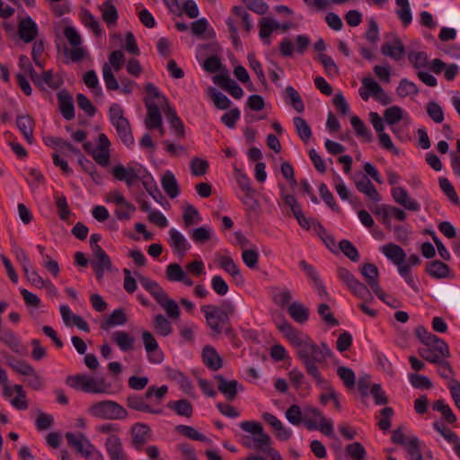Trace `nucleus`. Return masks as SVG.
<instances>
[{"label": "nucleus", "mask_w": 460, "mask_h": 460, "mask_svg": "<svg viewBox=\"0 0 460 460\" xmlns=\"http://www.w3.org/2000/svg\"><path fill=\"white\" fill-rule=\"evenodd\" d=\"M434 429L441 434V436L449 443L454 444L455 450L457 451L460 447V438L458 436L453 432L450 429H448L444 424H439L438 422H435L433 424Z\"/></svg>", "instance_id": "c9c22d12"}, {"label": "nucleus", "mask_w": 460, "mask_h": 460, "mask_svg": "<svg viewBox=\"0 0 460 460\" xmlns=\"http://www.w3.org/2000/svg\"><path fill=\"white\" fill-rule=\"evenodd\" d=\"M427 112L431 119L436 123H441L444 119L442 108L437 102H429L427 106Z\"/></svg>", "instance_id": "774afa93"}, {"label": "nucleus", "mask_w": 460, "mask_h": 460, "mask_svg": "<svg viewBox=\"0 0 460 460\" xmlns=\"http://www.w3.org/2000/svg\"><path fill=\"white\" fill-rule=\"evenodd\" d=\"M58 101L62 116L66 120L75 118V108L72 95L65 89L58 93Z\"/></svg>", "instance_id": "2eb2a0df"}, {"label": "nucleus", "mask_w": 460, "mask_h": 460, "mask_svg": "<svg viewBox=\"0 0 460 460\" xmlns=\"http://www.w3.org/2000/svg\"><path fill=\"white\" fill-rule=\"evenodd\" d=\"M396 92L400 97L404 98L410 95H416L419 93V90L413 82L404 78L400 81Z\"/></svg>", "instance_id": "09e8293b"}, {"label": "nucleus", "mask_w": 460, "mask_h": 460, "mask_svg": "<svg viewBox=\"0 0 460 460\" xmlns=\"http://www.w3.org/2000/svg\"><path fill=\"white\" fill-rule=\"evenodd\" d=\"M408 59L416 69L424 68L428 65V55L423 51H411L408 54Z\"/></svg>", "instance_id": "864d4df0"}, {"label": "nucleus", "mask_w": 460, "mask_h": 460, "mask_svg": "<svg viewBox=\"0 0 460 460\" xmlns=\"http://www.w3.org/2000/svg\"><path fill=\"white\" fill-rule=\"evenodd\" d=\"M147 108V116L145 120L146 127L148 129L161 128L162 116L158 106L155 102H146Z\"/></svg>", "instance_id": "4be33fe9"}, {"label": "nucleus", "mask_w": 460, "mask_h": 460, "mask_svg": "<svg viewBox=\"0 0 460 460\" xmlns=\"http://www.w3.org/2000/svg\"><path fill=\"white\" fill-rule=\"evenodd\" d=\"M110 146L111 142L107 136L103 133L99 134L98 145L93 152V157L98 164L104 167L110 164Z\"/></svg>", "instance_id": "9d476101"}, {"label": "nucleus", "mask_w": 460, "mask_h": 460, "mask_svg": "<svg viewBox=\"0 0 460 460\" xmlns=\"http://www.w3.org/2000/svg\"><path fill=\"white\" fill-rule=\"evenodd\" d=\"M217 261L219 267L230 274L233 278L235 279L241 276L238 266L230 256L221 255L218 257Z\"/></svg>", "instance_id": "e433bc0d"}, {"label": "nucleus", "mask_w": 460, "mask_h": 460, "mask_svg": "<svg viewBox=\"0 0 460 460\" xmlns=\"http://www.w3.org/2000/svg\"><path fill=\"white\" fill-rule=\"evenodd\" d=\"M294 124L302 141L307 142L312 136V130L307 122L301 117H296L294 118Z\"/></svg>", "instance_id": "49530a36"}, {"label": "nucleus", "mask_w": 460, "mask_h": 460, "mask_svg": "<svg viewBox=\"0 0 460 460\" xmlns=\"http://www.w3.org/2000/svg\"><path fill=\"white\" fill-rule=\"evenodd\" d=\"M240 427L243 431L254 435L253 440L256 444V447L263 448L264 446L270 445L271 438L263 431V427L260 422L253 420L243 421Z\"/></svg>", "instance_id": "0eeeda50"}, {"label": "nucleus", "mask_w": 460, "mask_h": 460, "mask_svg": "<svg viewBox=\"0 0 460 460\" xmlns=\"http://www.w3.org/2000/svg\"><path fill=\"white\" fill-rule=\"evenodd\" d=\"M18 33L24 42H31L38 36V26L31 17L22 18L18 24Z\"/></svg>", "instance_id": "ddd939ff"}, {"label": "nucleus", "mask_w": 460, "mask_h": 460, "mask_svg": "<svg viewBox=\"0 0 460 460\" xmlns=\"http://www.w3.org/2000/svg\"><path fill=\"white\" fill-rule=\"evenodd\" d=\"M287 102L299 113L303 112L305 106L298 92L293 86H288L285 90Z\"/></svg>", "instance_id": "f704fd0d"}, {"label": "nucleus", "mask_w": 460, "mask_h": 460, "mask_svg": "<svg viewBox=\"0 0 460 460\" xmlns=\"http://www.w3.org/2000/svg\"><path fill=\"white\" fill-rule=\"evenodd\" d=\"M217 381V389L228 401H234L236 398L238 389H243L236 380H227L222 375L215 376Z\"/></svg>", "instance_id": "f8f14e48"}, {"label": "nucleus", "mask_w": 460, "mask_h": 460, "mask_svg": "<svg viewBox=\"0 0 460 460\" xmlns=\"http://www.w3.org/2000/svg\"><path fill=\"white\" fill-rule=\"evenodd\" d=\"M17 127L22 131L26 140L32 143V132H33V120L29 115L18 116L16 120Z\"/></svg>", "instance_id": "2f4dec72"}, {"label": "nucleus", "mask_w": 460, "mask_h": 460, "mask_svg": "<svg viewBox=\"0 0 460 460\" xmlns=\"http://www.w3.org/2000/svg\"><path fill=\"white\" fill-rule=\"evenodd\" d=\"M243 263L250 269H255L259 261V252L255 249H244L242 252Z\"/></svg>", "instance_id": "bf43d9fd"}, {"label": "nucleus", "mask_w": 460, "mask_h": 460, "mask_svg": "<svg viewBox=\"0 0 460 460\" xmlns=\"http://www.w3.org/2000/svg\"><path fill=\"white\" fill-rule=\"evenodd\" d=\"M305 417L309 419L307 423L309 429H318L329 437L333 436V426L332 421L326 420L316 408H306L305 410Z\"/></svg>", "instance_id": "39448f33"}, {"label": "nucleus", "mask_w": 460, "mask_h": 460, "mask_svg": "<svg viewBox=\"0 0 460 460\" xmlns=\"http://www.w3.org/2000/svg\"><path fill=\"white\" fill-rule=\"evenodd\" d=\"M76 102L78 107L83 110L89 117H93L95 114L96 109L84 94L77 93Z\"/></svg>", "instance_id": "338daca9"}, {"label": "nucleus", "mask_w": 460, "mask_h": 460, "mask_svg": "<svg viewBox=\"0 0 460 460\" xmlns=\"http://www.w3.org/2000/svg\"><path fill=\"white\" fill-rule=\"evenodd\" d=\"M360 272L366 279L367 284L371 288L376 296L383 301L385 294L378 284V269L373 263H365L360 269Z\"/></svg>", "instance_id": "6e6552de"}, {"label": "nucleus", "mask_w": 460, "mask_h": 460, "mask_svg": "<svg viewBox=\"0 0 460 460\" xmlns=\"http://www.w3.org/2000/svg\"><path fill=\"white\" fill-rule=\"evenodd\" d=\"M419 355L425 360L438 364L442 366L444 369H447L448 372L453 373V368L451 367L449 362L442 360L439 358V354H435L431 349L429 348H420L418 349Z\"/></svg>", "instance_id": "c85d7f7f"}, {"label": "nucleus", "mask_w": 460, "mask_h": 460, "mask_svg": "<svg viewBox=\"0 0 460 460\" xmlns=\"http://www.w3.org/2000/svg\"><path fill=\"white\" fill-rule=\"evenodd\" d=\"M149 431L150 429L147 425L143 423H136L131 428L132 446L137 449L141 448L148 439Z\"/></svg>", "instance_id": "a211bd4d"}, {"label": "nucleus", "mask_w": 460, "mask_h": 460, "mask_svg": "<svg viewBox=\"0 0 460 460\" xmlns=\"http://www.w3.org/2000/svg\"><path fill=\"white\" fill-rule=\"evenodd\" d=\"M140 284L143 288H145L157 301L159 298L163 297L165 292L163 288L158 285L157 282L151 280L148 278L144 276H140L138 278Z\"/></svg>", "instance_id": "4c0bfd02"}, {"label": "nucleus", "mask_w": 460, "mask_h": 460, "mask_svg": "<svg viewBox=\"0 0 460 460\" xmlns=\"http://www.w3.org/2000/svg\"><path fill=\"white\" fill-rule=\"evenodd\" d=\"M127 406L135 411H146L155 414H160L163 411L161 409L153 410L150 405L144 401V397L140 395H129L127 398Z\"/></svg>", "instance_id": "bb28decb"}, {"label": "nucleus", "mask_w": 460, "mask_h": 460, "mask_svg": "<svg viewBox=\"0 0 460 460\" xmlns=\"http://www.w3.org/2000/svg\"><path fill=\"white\" fill-rule=\"evenodd\" d=\"M103 80L108 90L116 91L119 88V84L112 73L111 67L108 63L102 66Z\"/></svg>", "instance_id": "8fccbe9b"}, {"label": "nucleus", "mask_w": 460, "mask_h": 460, "mask_svg": "<svg viewBox=\"0 0 460 460\" xmlns=\"http://www.w3.org/2000/svg\"><path fill=\"white\" fill-rule=\"evenodd\" d=\"M396 4L400 7L396 11V14L402 21L403 26H408L412 21L409 0H395Z\"/></svg>", "instance_id": "58836bf2"}, {"label": "nucleus", "mask_w": 460, "mask_h": 460, "mask_svg": "<svg viewBox=\"0 0 460 460\" xmlns=\"http://www.w3.org/2000/svg\"><path fill=\"white\" fill-rule=\"evenodd\" d=\"M175 429L190 439L198 441H208L207 437L199 433L193 427L187 425H178L175 427Z\"/></svg>", "instance_id": "3c124183"}, {"label": "nucleus", "mask_w": 460, "mask_h": 460, "mask_svg": "<svg viewBox=\"0 0 460 460\" xmlns=\"http://www.w3.org/2000/svg\"><path fill=\"white\" fill-rule=\"evenodd\" d=\"M102 17L108 24H114L118 19V12L116 7L111 3L106 1L102 6H101Z\"/></svg>", "instance_id": "79ce46f5"}, {"label": "nucleus", "mask_w": 460, "mask_h": 460, "mask_svg": "<svg viewBox=\"0 0 460 460\" xmlns=\"http://www.w3.org/2000/svg\"><path fill=\"white\" fill-rule=\"evenodd\" d=\"M202 360L204 364L211 370L217 371L223 366V361L219 354L212 346H205L202 350Z\"/></svg>", "instance_id": "f3484780"}, {"label": "nucleus", "mask_w": 460, "mask_h": 460, "mask_svg": "<svg viewBox=\"0 0 460 460\" xmlns=\"http://www.w3.org/2000/svg\"><path fill=\"white\" fill-rule=\"evenodd\" d=\"M381 51L384 55L394 60H400L405 55L404 46L399 38L394 39V45L385 43L382 46Z\"/></svg>", "instance_id": "a878e982"}, {"label": "nucleus", "mask_w": 460, "mask_h": 460, "mask_svg": "<svg viewBox=\"0 0 460 460\" xmlns=\"http://www.w3.org/2000/svg\"><path fill=\"white\" fill-rule=\"evenodd\" d=\"M338 276L355 296L360 298H366L367 296H370L367 287L358 280L348 269L340 267L338 269Z\"/></svg>", "instance_id": "423d86ee"}, {"label": "nucleus", "mask_w": 460, "mask_h": 460, "mask_svg": "<svg viewBox=\"0 0 460 460\" xmlns=\"http://www.w3.org/2000/svg\"><path fill=\"white\" fill-rule=\"evenodd\" d=\"M235 172H237L236 181L238 186L245 192L246 198L250 199L255 193V190L251 186L250 179L240 170L235 169Z\"/></svg>", "instance_id": "4d7b16f0"}, {"label": "nucleus", "mask_w": 460, "mask_h": 460, "mask_svg": "<svg viewBox=\"0 0 460 460\" xmlns=\"http://www.w3.org/2000/svg\"><path fill=\"white\" fill-rule=\"evenodd\" d=\"M350 123L358 137H363L367 142L372 141L371 133L368 131L364 122L358 116H352L350 119Z\"/></svg>", "instance_id": "37998d69"}, {"label": "nucleus", "mask_w": 460, "mask_h": 460, "mask_svg": "<svg viewBox=\"0 0 460 460\" xmlns=\"http://www.w3.org/2000/svg\"><path fill=\"white\" fill-rule=\"evenodd\" d=\"M156 302L164 308L169 317L178 318L180 316L181 311L178 304L174 300L169 298L166 293Z\"/></svg>", "instance_id": "72a5a7b5"}, {"label": "nucleus", "mask_w": 460, "mask_h": 460, "mask_svg": "<svg viewBox=\"0 0 460 460\" xmlns=\"http://www.w3.org/2000/svg\"><path fill=\"white\" fill-rule=\"evenodd\" d=\"M127 321L128 318L125 311L122 308H119L114 310L111 314L101 323V328L107 331L112 326L123 325Z\"/></svg>", "instance_id": "c756f323"}, {"label": "nucleus", "mask_w": 460, "mask_h": 460, "mask_svg": "<svg viewBox=\"0 0 460 460\" xmlns=\"http://www.w3.org/2000/svg\"><path fill=\"white\" fill-rule=\"evenodd\" d=\"M438 183H439V187L444 191V193L448 197V199L454 204H459L458 196H457V194H456L453 185L448 181V179H447V178H439Z\"/></svg>", "instance_id": "13d9d810"}, {"label": "nucleus", "mask_w": 460, "mask_h": 460, "mask_svg": "<svg viewBox=\"0 0 460 460\" xmlns=\"http://www.w3.org/2000/svg\"><path fill=\"white\" fill-rule=\"evenodd\" d=\"M167 407L174 410L177 414L181 416L190 417L192 414L191 403L185 399L176 402H169L167 403Z\"/></svg>", "instance_id": "ea45409f"}, {"label": "nucleus", "mask_w": 460, "mask_h": 460, "mask_svg": "<svg viewBox=\"0 0 460 460\" xmlns=\"http://www.w3.org/2000/svg\"><path fill=\"white\" fill-rule=\"evenodd\" d=\"M382 252L387 259L392 261L396 265H401L406 258V253L402 248L394 243H388L384 245L382 247Z\"/></svg>", "instance_id": "b1692460"}, {"label": "nucleus", "mask_w": 460, "mask_h": 460, "mask_svg": "<svg viewBox=\"0 0 460 460\" xmlns=\"http://www.w3.org/2000/svg\"><path fill=\"white\" fill-rule=\"evenodd\" d=\"M277 327L296 349L297 356L303 362L307 374L317 384L324 383V379L320 374L319 367L326 364L327 358L332 356V351L328 346L325 343L318 346L309 337L302 335V333L294 329L285 319H282L280 323H277Z\"/></svg>", "instance_id": "f257e3e1"}, {"label": "nucleus", "mask_w": 460, "mask_h": 460, "mask_svg": "<svg viewBox=\"0 0 460 460\" xmlns=\"http://www.w3.org/2000/svg\"><path fill=\"white\" fill-rule=\"evenodd\" d=\"M162 186L166 194L174 199L179 195V187L177 181L171 172H166L162 177Z\"/></svg>", "instance_id": "7c9ffc66"}, {"label": "nucleus", "mask_w": 460, "mask_h": 460, "mask_svg": "<svg viewBox=\"0 0 460 460\" xmlns=\"http://www.w3.org/2000/svg\"><path fill=\"white\" fill-rule=\"evenodd\" d=\"M190 171L194 176L204 175L208 168V163L199 157H194L190 161Z\"/></svg>", "instance_id": "e2e57ef3"}, {"label": "nucleus", "mask_w": 460, "mask_h": 460, "mask_svg": "<svg viewBox=\"0 0 460 460\" xmlns=\"http://www.w3.org/2000/svg\"><path fill=\"white\" fill-rule=\"evenodd\" d=\"M426 347L431 349L435 354H439L440 359L442 357L448 358L450 356L447 343L438 337L435 338L430 344L426 345Z\"/></svg>", "instance_id": "5fc2aeb1"}, {"label": "nucleus", "mask_w": 460, "mask_h": 460, "mask_svg": "<svg viewBox=\"0 0 460 460\" xmlns=\"http://www.w3.org/2000/svg\"><path fill=\"white\" fill-rule=\"evenodd\" d=\"M345 451L353 460H364L367 455L364 447L359 442L349 444L346 447Z\"/></svg>", "instance_id": "6e6d98bb"}, {"label": "nucleus", "mask_w": 460, "mask_h": 460, "mask_svg": "<svg viewBox=\"0 0 460 460\" xmlns=\"http://www.w3.org/2000/svg\"><path fill=\"white\" fill-rule=\"evenodd\" d=\"M190 236L195 243L202 244V243H206L207 241L210 240L211 231H210V229H208L205 226H200V227L193 229L190 232Z\"/></svg>", "instance_id": "052dcab7"}, {"label": "nucleus", "mask_w": 460, "mask_h": 460, "mask_svg": "<svg viewBox=\"0 0 460 460\" xmlns=\"http://www.w3.org/2000/svg\"><path fill=\"white\" fill-rule=\"evenodd\" d=\"M426 272L435 279H445L448 277L450 270L446 263L436 260L427 264Z\"/></svg>", "instance_id": "cd10ccee"}, {"label": "nucleus", "mask_w": 460, "mask_h": 460, "mask_svg": "<svg viewBox=\"0 0 460 460\" xmlns=\"http://www.w3.org/2000/svg\"><path fill=\"white\" fill-rule=\"evenodd\" d=\"M104 446L110 460H129L123 443L117 435H110Z\"/></svg>", "instance_id": "1a4fd4ad"}, {"label": "nucleus", "mask_w": 460, "mask_h": 460, "mask_svg": "<svg viewBox=\"0 0 460 460\" xmlns=\"http://www.w3.org/2000/svg\"><path fill=\"white\" fill-rule=\"evenodd\" d=\"M94 260L92 261V266H101L106 268V270H111V261L107 253L102 248L96 249L95 252H93Z\"/></svg>", "instance_id": "603ef678"}, {"label": "nucleus", "mask_w": 460, "mask_h": 460, "mask_svg": "<svg viewBox=\"0 0 460 460\" xmlns=\"http://www.w3.org/2000/svg\"><path fill=\"white\" fill-rule=\"evenodd\" d=\"M357 189L367 195L371 200L375 202H378L381 199L380 194L377 192L376 189L371 182V181L367 178V175L362 174L361 179L355 181Z\"/></svg>", "instance_id": "aec40b11"}, {"label": "nucleus", "mask_w": 460, "mask_h": 460, "mask_svg": "<svg viewBox=\"0 0 460 460\" xmlns=\"http://www.w3.org/2000/svg\"><path fill=\"white\" fill-rule=\"evenodd\" d=\"M8 365L16 372L22 376L33 374V367L24 361L12 358L8 360Z\"/></svg>", "instance_id": "680f3d73"}, {"label": "nucleus", "mask_w": 460, "mask_h": 460, "mask_svg": "<svg viewBox=\"0 0 460 460\" xmlns=\"http://www.w3.org/2000/svg\"><path fill=\"white\" fill-rule=\"evenodd\" d=\"M31 81L41 90H45L44 84H48L51 89H58L64 83L59 75H54L51 70L43 71L42 74H35L31 76Z\"/></svg>", "instance_id": "9b49d317"}, {"label": "nucleus", "mask_w": 460, "mask_h": 460, "mask_svg": "<svg viewBox=\"0 0 460 460\" xmlns=\"http://www.w3.org/2000/svg\"><path fill=\"white\" fill-rule=\"evenodd\" d=\"M391 194L394 201L404 208L411 211H418L420 209V205L409 196L402 187L393 188Z\"/></svg>", "instance_id": "4468645a"}, {"label": "nucleus", "mask_w": 460, "mask_h": 460, "mask_svg": "<svg viewBox=\"0 0 460 460\" xmlns=\"http://www.w3.org/2000/svg\"><path fill=\"white\" fill-rule=\"evenodd\" d=\"M89 412L94 417L105 420H123L128 416V411L113 401L94 403L89 408Z\"/></svg>", "instance_id": "20e7f679"}, {"label": "nucleus", "mask_w": 460, "mask_h": 460, "mask_svg": "<svg viewBox=\"0 0 460 460\" xmlns=\"http://www.w3.org/2000/svg\"><path fill=\"white\" fill-rule=\"evenodd\" d=\"M337 375L343 381L344 385L348 389L354 388L356 383V376L352 369L347 367L341 366L337 369Z\"/></svg>", "instance_id": "c03bdc74"}, {"label": "nucleus", "mask_w": 460, "mask_h": 460, "mask_svg": "<svg viewBox=\"0 0 460 460\" xmlns=\"http://www.w3.org/2000/svg\"><path fill=\"white\" fill-rule=\"evenodd\" d=\"M340 250L350 261L356 262L359 259V254L355 245L349 240L343 239L339 243Z\"/></svg>", "instance_id": "de8ad7c7"}, {"label": "nucleus", "mask_w": 460, "mask_h": 460, "mask_svg": "<svg viewBox=\"0 0 460 460\" xmlns=\"http://www.w3.org/2000/svg\"><path fill=\"white\" fill-rule=\"evenodd\" d=\"M201 311L204 313V316L208 326L212 332L213 337H218L223 332L222 324H228L230 323V315L234 313V305L232 302L225 300L223 301L221 307L216 305H202Z\"/></svg>", "instance_id": "f03ea898"}, {"label": "nucleus", "mask_w": 460, "mask_h": 460, "mask_svg": "<svg viewBox=\"0 0 460 460\" xmlns=\"http://www.w3.org/2000/svg\"><path fill=\"white\" fill-rule=\"evenodd\" d=\"M111 340L122 351H128L134 348L135 338L124 331L114 332Z\"/></svg>", "instance_id": "393cba45"}, {"label": "nucleus", "mask_w": 460, "mask_h": 460, "mask_svg": "<svg viewBox=\"0 0 460 460\" xmlns=\"http://www.w3.org/2000/svg\"><path fill=\"white\" fill-rule=\"evenodd\" d=\"M154 329L158 334L164 337L172 332L171 323L163 314H157L155 317Z\"/></svg>", "instance_id": "a19ab883"}, {"label": "nucleus", "mask_w": 460, "mask_h": 460, "mask_svg": "<svg viewBox=\"0 0 460 460\" xmlns=\"http://www.w3.org/2000/svg\"><path fill=\"white\" fill-rule=\"evenodd\" d=\"M66 383L70 386L80 388L85 393L102 394L109 388L103 377H93L84 375L70 376L66 378Z\"/></svg>", "instance_id": "7ed1b4c3"}, {"label": "nucleus", "mask_w": 460, "mask_h": 460, "mask_svg": "<svg viewBox=\"0 0 460 460\" xmlns=\"http://www.w3.org/2000/svg\"><path fill=\"white\" fill-rule=\"evenodd\" d=\"M170 245L181 256L183 257L190 249V244L186 238L176 229L172 228L169 231Z\"/></svg>", "instance_id": "6ab92c4d"}, {"label": "nucleus", "mask_w": 460, "mask_h": 460, "mask_svg": "<svg viewBox=\"0 0 460 460\" xmlns=\"http://www.w3.org/2000/svg\"><path fill=\"white\" fill-rule=\"evenodd\" d=\"M263 420L268 422L276 431L277 437L280 440H288L291 437V431L286 429L282 422L273 414L266 412L263 414Z\"/></svg>", "instance_id": "5701e85b"}, {"label": "nucleus", "mask_w": 460, "mask_h": 460, "mask_svg": "<svg viewBox=\"0 0 460 460\" xmlns=\"http://www.w3.org/2000/svg\"><path fill=\"white\" fill-rule=\"evenodd\" d=\"M185 271L178 263H171L166 268V278L170 281H180L183 279Z\"/></svg>", "instance_id": "69168bd1"}, {"label": "nucleus", "mask_w": 460, "mask_h": 460, "mask_svg": "<svg viewBox=\"0 0 460 460\" xmlns=\"http://www.w3.org/2000/svg\"><path fill=\"white\" fill-rule=\"evenodd\" d=\"M112 125L115 127L119 138L126 146H129L134 144V137L131 133V128L128 120L126 118H123L119 120H115L112 122Z\"/></svg>", "instance_id": "412c9836"}, {"label": "nucleus", "mask_w": 460, "mask_h": 460, "mask_svg": "<svg viewBox=\"0 0 460 460\" xmlns=\"http://www.w3.org/2000/svg\"><path fill=\"white\" fill-rule=\"evenodd\" d=\"M112 175L119 181H123L130 187L138 179V173L133 167H124L123 165H117L112 170Z\"/></svg>", "instance_id": "dca6fc26"}, {"label": "nucleus", "mask_w": 460, "mask_h": 460, "mask_svg": "<svg viewBox=\"0 0 460 460\" xmlns=\"http://www.w3.org/2000/svg\"><path fill=\"white\" fill-rule=\"evenodd\" d=\"M288 312L296 322L300 323L306 322L309 316L308 309L299 302L291 303L288 307Z\"/></svg>", "instance_id": "473e14b6"}, {"label": "nucleus", "mask_w": 460, "mask_h": 460, "mask_svg": "<svg viewBox=\"0 0 460 460\" xmlns=\"http://www.w3.org/2000/svg\"><path fill=\"white\" fill-rule=\"evenodd\" d=\"M210 97L217 109L226 110L231 105V101L221 92L217 91L215 88L208 89Z\"/></svg>", "instance_id": "a18cd8bd"}, {"label": "nucleus", "mask_w": 460, "mask_h": 460, "mask_svg": "<svg viewBox=\"0 0 460 460\" xmlns=\"http://www.w3.org/2000/svg\"><path fill=\"white\" fill-rule=\"evenodd\" d=\"M385 120L391 125L399 122L402 118V111L398 106H392L385 111Z\"/></svg>", "instance_id": "0e129e2a"}]
</instances>
